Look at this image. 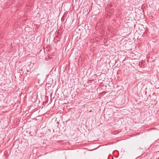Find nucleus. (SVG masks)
<instances>
[{"label": "nucleus", "mask_w": 159, "mask_h": 159, "mask_svg": "<svg viewBox=\"0 0 159 159\" xmlns=\"http://www.w3.org/2000/svg\"><path fill=\"white\" fill-rule=\"evenodd\" d=\"M103 21L101 20H100L97 23L96 26L98 27L101 25H102Z\"/></svg>", "instance_id": "nucleus-1"}, {"label": "nucleus", "mask_w": 159, "mask_h": 159, "mask_svg": "<svg viewBox=\"0 0 159 159\" xmlns=\"http://www.w3.org/2000/svg\"><path fill=\"white\" fill-rule=\"evenodd\" d=\"M81 58V57L80 58H79V62L80 63H81V61H82V60H80V58Z\"/></svg>", "instance_id": "nucleus-2"}, {"label": "nucleus", "mask_w": 159, "mask_h": 159, "mask_svg": "<svg viewBox=\"0 0 159 159\" xmlns=\"http://www.w3.org/2000/svg\"><path fill=\"white\" fill-rule=\"evenodd\" d=\"M113 11V10L112 9H111V11H111V12H112ZM110 13H111V12H109V14H110V15H111V14H110Z\"/></svg>", "instance_id": "nucleus-3"}]
</instances>
